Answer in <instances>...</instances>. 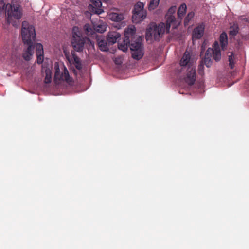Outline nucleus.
<instances>
[{
    "label": "nucleus",
    "instance_id": "obj_5",
    "mask_svg": "<svg viewBox=\"0 0 249 249\" xmlns=\"http://www.w3.org/2000/svg\"><path fill=\"white\" fill-rule=\"evenodd\" d=\"M216 62L221 59V54L219 45L217 41H215L213 45V48H209L205 54L204 58L201 62H203L204 65L207 67H210L212 64L211 58Z\"/></svg>",
    "mask_w": 249,
    "mask_h": 249
},
{
    "label": "nucleus",
    "instance_id": "obj_23",
    "mask_svg": "<svg viewBox=\"0 0 249 249\" xmlns=\"http://www.w3.org/2000/svg\"><path fill=\"white\" fill-rule=\"evenodd\" d=\"M229 54L228 55V60L229 62V66L231 69H233L234 66V56L232 52L229 53Z\"/></svg>",
    "mask_w": 249,
    "mask_h": 249
},
{
    "label": "nucleus",
    "instance_id": "obj_28",
    "mask_svg": "<svg viewBox=\"0 0 249 249\" xmlns=\"http://www.w3.org/2000/svg\"><path fill=\"white\" fill-rule=\"evenodd\" d=\"M36 54L37 56L36 62L39 64H41L44 59V53H36Z\"/></svg>",
    "mask_w": 249,
    "mask_h": 249
},
{
    "label": "nucleus",
    "instance_id": "obj_10",
    "mask_svg": "<svg viewBox=\"0 0 249 249\" xmlns=\"http://www.w3.org/2000/svg\"><path fill=\"white\" fill-rule=\"evenodd\" d=\"M193 60L191 59V55L188 51H185L182 58H181L179 64L181 69L190 68H194L192 66Z\"/></svg>",
    "mask_w": 249,
    "mask_h": 249
},
{
    "label": "nucleus",
    "instance_id": "obj_3",
    "mask_svg": "<svg viewBox=\"0 0 249 249\" xmlns=\"http://www.w3.org/2000/svg\"><path fill=\"white\" fill-rule=\"evenodd\" d=\"M128 46L132 51V57L137 60L141 59L144 54L143 49L142 47L141 39L140 37L136 38V41H129L127 42L124 39L123 43L118 44L119 49L125 52L127 51Z\"/></svg>",
    "mask_w": 249,
    "mask_h": 249
},
{
    "label": "nucleus",
    "instance_id": "obj_32",
    "mask_svg": "<svg viewBox=\"0 0 249 249\" xmlns=\"http://www.w3.org/2000/svg\"><path fill=\"white\" fill-rule=\"evenodd\" d=\"M90 7H93V6L91 5H89V9H90Z\"/></svg>",
    "mask_w": 249,
    "mask_h": 249
},
{
    "label": "nucleus",
    "instance_id": "obj_20",
    "mask_svg": "<svg viewBox=\"0 0 249 249\" xmlns=\"http://www.w3.org/2000/svg\"><path fill=\"white\" fill-rule=\"evenodd\" d=\"M45 77L44 82L46 84H49L52 81V72L49 69L45 70Z\"/></svg>",
    "mask_w": 249,
    "mask_h": 249
},
{
    "label": "nucleus",
    "instance_id": "obj_1",
    "mask_svg": "<svg viewBox=\"0 0 249 249\" xmlns=\"http://www.w3.org/2000/svg\"><path fill=\"white\" fill-rule=\"evenodd\" d=\"M21 36L24 44L28 46L27 50L23 53L22 57L29 61L34 53V44L36 41V32L34 27L29 25L26 21L22 23Z\"/></svg>",
    "mask_w": 249,
    "mask_h": 249
},
{
    "label": "nucleus",
    "instance_id": "obj_7",
    "mask_svg": "<svg viewBox=\"0 0 249 249\" xmlns=\"http://www.w3.org/2000/svg\"><path fill=\"white\" fill-rule=\"evenodd\" d=\"M54 81L56 84L59 83L60 81H66L68 82L70 79V75L68 71L64 65L62 66V69L63 71L60 72V70L58 62H55L54 64Z\"/></svg>",
    "mask_w": 249,
    "mask_h": 249
},
{
    "label": "nucleus",
    "instance_id": "obj_27",
    "mask_svg": "<svg viewBox=\"0 0 249 249\" xmlns=\"http://www.w3.org/2000/svg\"><path fill=\"white\" fill-rule=\"evenodd\" d=\"M71 55L74 61V65L81 62L80 58L77 56L74 51L71 52Z\"/></svg>",
    "mask_w": 249,
    "mask_h": 249
},
{
    "label": "nucleus",
    "instance_id": "obj_14",
    "mask_svg": "<svg viewBox=\"0 0 249 249\" xmlns=\"http://www.w3.org/2000/svg\"><path fill=\"white\" fill-rule=\"evenodd\" d=\"M121 37L120 34L116 32H109L107 35V39L109 44H113L116 43L117 39Z\"/></svg>",
    "mask_w": 249,
    "mask_h": 249
},
{
    "label": "nucleus",
    "instance_id": "obj_16",
    "mask_svg": "<svg viewBox=\"0 0 249 249\" xmlns=\"http://www.w3.org/2000/svg\"><path fill=\"white\" fill-rule=\"evenodd\" d=\"M111 20L120 22L124 19V15L121 13H112L109 15Z\"/></svg>",
    "mask_w": 249,
    "mask_h": 249
},
{
    "label": "nucleus",
    "instance_id": "obj_2",
    "mask_svg": "<svg viewBox=\"0 0 249 249\" xmlns=\"http://www.w3.org/2000/svg\"><path fill=\"white\" fill-rule=\"evenodd\" d=\"M3 9L5 11L6 20L9 24L14 27L18 26L19 20L22 16V8L18 4H4Z\"/></svg>",
    "mask_w": 249,
    "mask_h": 249
},
{
    "label": "nucleus",
    "instance_id": "obj_6",
    "mask_svg": "<svg viewBox=\"0 0 249 249\" xmlns=\"http://www.w3.org/2000/svg\"><path fill=\"white\" fill-rule=\"evenodd\" d=\"M72 34L71 45L74 50L73 51L77 52H82L85 43V38L81 36V33L79 31L78 28L77 27L73 28Z\"/></svg>",
    "mask_w": 249,
    "mask_h": 249
},
{
    "label": "nucleus",
    "instance_id": "obj_17",
    "mask_svg": "<svg viewBox=\"0 0 249 249\" xmlns=\"http://www.w3.org/2000/svg\"><path fill=\"white\" fill-rule=\"evenodd\" d=\"M219 41L223 49L227 45L228 43V37L227 35L225 32H223L221 34L219 37Z\"/></svg>",
    "mask_w": 249,
    "mask_h": 249
},
{
    "label": "nucleus",
    "instance_id": "obj_9",
    "mask_svg": "<svg viewBox=\"0 0 249 249\" xmlns=\"http://www.w3.org/2000/svg\"><path fill=\"white\" fill-rule=\"evenodd\" d=\"M176 11V6H173L169 9L166 15H165V18L166 19V30L167 32L169 31L170 28L171 26H172L173 28H176L178 26V24L177 23L174 15Z\"/></svg>",
    "mask_w": 249,
    "mask_h": 249
},
{
    "label": "nucleus",
    "instance_id": "obj_15",
    "mask_svg": "<svg viewBox=\"0 0 249 249\" xmlns=\"http://www.w3.org/2000/svg\"><path fill=\"white\" fill-rule=\"evenodd\" d=\"M97 41L98 42L99 48L101 51L107 52L108 50L107 43L105 39L102 38L101 37V39L99 37H97Z\"/></svg>",
    "mask_w": 249,
    "mask_h": 249
},
{
    "label": "nucleus",
    "instance_id": "obj_19",
    "mask_svg": "<svg viewBox=\"0 0 249 249\" xmlns=\"http://www.w3.org/2000/svg\"><path fill=\"white\" fill-rule=\"evenodd\" d=\"M239 31V27L237 24H234L233 26H231L230 28L229 35L234 36H236Z\"/></svg>",
    "mask_w": 249,
    "mask_h": 249
},
{
    "label": "nucleus",
    "instance_id": "obj_22",
    "mask_svg": "<svg viewBox=\"0 0 249 249\" xmlns=\"http://www.w3.org/2000/svg\"><path fill=\"white\" fill-rule=\"evenodd\" d=\"M160 0H151L148 5L149 10H152L157 8L159 4Z\"/></svg>",
    "mask_w": 249,
    "mask_h": 249
},
{
    "label": "nucleus",
    "instance_id": "obj_11",
    "mask_svg": "<svg viewBox=\"0 0 249 249\" xmlns=\"http://www.w3.org/2000/svg\"><path fill=\"white\" fill-rule=\"evenodd\" d=\"M135 34L136 28L133 25L128 26L124 30V39L125 41L127 42H129V41L131 42V40L136 41V39L134 40L135 39Z\"/></svg>",
    "mask_w": 249,
    "mask_h": 249
},
{
    "label": "nucleus",
    "instance_id": "obj_21",
    "mask_svg": "<svg viewBox=\"0 0 249 249\" xmlns=\"http://www.w3.org/2000/svg\"><path fill=\"white\" fill-rule=\"evenodd\" d=\"M84 30L87 35H92L94 34V29L89 24H86L84 26Z\"/></svg>",
    "mask_w": 249,
    "mask_h": 249
},
{
    "label": "nucleus",
    "instance_id": "obj_8",
    "mask_svg": "<svg viewBox=\"0 0 249 249\" xmlns=\"http://www.w3.org/2000/svg\"><path fill=\"white\" fill-rule=\"evenodd\" d=\"M144 5L142 2L137 3L133 10L132 21L134 23H139L143 20L146 16V11L143 9Z\"/></svg>",
    "mask_w": 249,
    "mask_h": 249
},
{
    "label": "nucleus",
    "instance_id": "obj_13",
    "mask_svg": "<svg viewBox=\"0 0 249 249\" xmlns=\"http://www.w3.org/2000/svg\"><path fill=\"white\" fill-rule=\"evenodd\" d=\"M187 70L188 72L185 81L188 85H192L196 80V69L195 68H190Z\"/></svg>",
    "mask_w": 249,
    "mask_h": 249
},
{
    "label": "nucleus",
    "instance_id": "obj_25",
    "mask_svg": "<svg viewBox=\"0 0 249 249\" xmlns=\"http://www.w3.org/2000/svg\"><path fill=\"white\" fill-rule=\"evenodd\" d=\"M204 65L203 64V62H200L199 65H198L197 71L198 74L200 75H203L204 74Z\"/></svg>",
    "mask_w": 249,
    "mask_h": 249
},
{
    "label": "nucleus",
    "instance_id": "obj_31",
    "mask_svg": "<svg viewBox=\"0 0 249 249\" xmlns=\"http://www.w3.org/2000/svg\"><path fill=\"white\" fill-rule=\"evenodd\" d=\"M75 66L77 70H80L82 69V64H81V62H80L78 64H75Z\"/></svg>",
    "mask_w": 249,
    "mask_h": 249
},
{
    "label": "nucleus",
    "instance_id": "obj_12",
    "mask_svg": "<svg viewBox=\"0 0 249 249\" xmlns=\"http://www.w3.org/2000/svg\"><path fill=\"white\" fill-rule=\"evenodd\" d=\"M205 25L204 23L199 24L196 27H195L192 33L193 39H198L201 38L204 33Z\"/></svg>",
    "mask_w": 249,
    "mask_h": 249
},
{
    "label": "nucleus",
    "instance_id": "obj_4",
    "mask_svg": "<svg viewBox=\"0 0 249 249\" xmlns=\"http://www.w3.org/2000/svg\"><path fill=\"white\" fill-rule=\"evenodd\" d=\"M169 33L166 30V24L160 22L157 25L156 24H151L146 32V39L147 41L152 42L153 39L159 40L165 33Z\"/></svg>",
    "mask_w": 249,
    "mask_h": 249
},
{
    "label": "nucleus",
    "instance_id": "obj_26",
    "mask_svg": "<svg viewBox=\"0 0 249 249\" xmlns=\"http://www.w3.org/2000/svg\"><path fill=\"white\" fill-rule=\"evenodd\" d=\"M194 13L193 12H189L184 19V24H187L189 21L194 17Z\"/></svg>",
    "mask_w": 249,
    "mask_h": 249
},
{
    "label": "nucleus",
    "instance_id": "obj_18",
    "mask_svg": "<svg viewBox=\"0 0 249 249\" xmlns=\"http://www.w3.org/2000/svg\"><path fill=\"white\" fill-rule=\"evenodd\" d=\"M186 5L185 3L182 4L178 10V16L180 19H181L183 16L186 13Z\"/></svg>",
    "mask_w": 249,
    "mask_h": 249
},
{
    "label": "nucleus",
    "instance_id": "obj_29",
    "mask_svg": "<svg viewBox=\"0 0 249 249\" xmlns=\"http://www.w3.org/2000/svg\"><path fill=\"white\" fill-rule=\"evenodd\" d=\"M36 54L40 53H44L43 46L40 43H37L36 46Z\"/></svg>",
    "mask_w": 249,
    "mask_h": 249
},
{
    "label": "nucleus",
    "instance_id": "obj_24",
    "mask_svg": "<svg viewBox=\"0 0 249 249\" xmlns=\"http://www.w3.org/2000/svg\"><path fill=\"white\" fill-rule=\"evenodd\" d=\"M106 27L105 25L99 24L96 26H94V30L97 32L100 33H102L106 31Z\"/></svg>",
    "mask_w": 249,
    "mask_h": 249
},
{
    "label": "nucleus",
    "instance_id": "obj_30",
    "mask_svg": "<svg viewBox=\"0 0 249 249\" xmlns=\"http://www.w3.org/2000/svg\"><path fill=\"white\" fill-rule=\"evenodd\" d=\"M92 4L97 8H99L101 6L102 3L99 0H90Z\"/></svg>",
    "mask_w": 249,
    "mask_h": 249
}]
</instances>
